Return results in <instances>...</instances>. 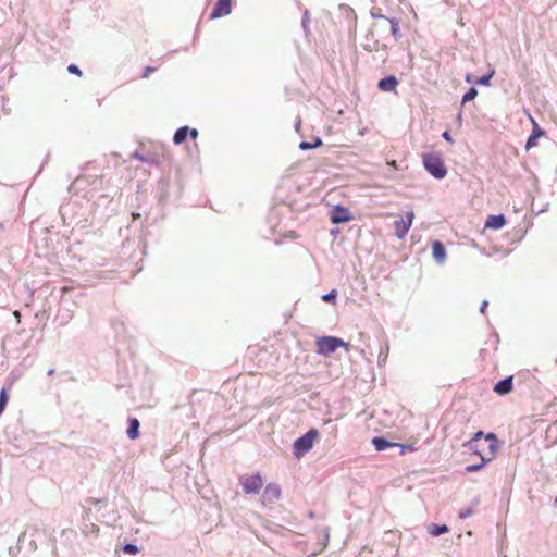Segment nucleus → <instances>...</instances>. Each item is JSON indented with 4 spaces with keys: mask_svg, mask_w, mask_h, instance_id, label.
Returning <instances> with one entry per match:
<instances>
[{
    "mask_svg": "<svg viewBox=\"0 0 557 557\" xmlns=\"http://www.w3.org/2000/svg\"><path fill=\"white\" fill-rule=\"evenodd\" d=\"M422 163L425 171L435 180H443L447 175V168L441 154L423 153Z\"/></svg>",
    "mask_w": 557,
    "mask_h": 557,
    "instance_id": "1",
    "label": "nucleus"
},
{
    "mask_svg": "<svg viewBox=\"0 0 557 557\" xmlns=\"http://www.w3.org/2000/svg\"><path fill=\"white\" fill-rule=\"evenodd\" d=\"M317 344V352L322 356H330L335 352L338 348L349 349L350 344L345 342L341 337L325 335L320 336L315 341Z\"/></svg>",
    "mask_w": 557,
    "mask_h": 557,
    "instance_id": "2",
    "label": "nucleus"
},
{
    "mask_svg": "<svg viewBox=\"0 0 557 557\" xmlns=\"http://www.w3.org/2000/svg\"><path fill=\"white\" fill-rule=\"evenodd\" d=\"M319 435V431L315 428H311L305 434L296 438L293 444V455L295 458L300 459L309 453Z\"/></svg>",
    "mask_w": 557,
    "mask_h": 557,
    "instance_id": "3",
    "label": "nucleus"
},
{
    "mask_svg": "<svg viewBox=\"0 0 557 557\" xmlns=\"http://www.w3.org/2000/svg\"><path fill=\"white\" fill-rule=\"evenodd\" d=\"M240 484L245 494L256 495L263 485V479L259 472L240 478Z\"/></svg>",
    "mask_w": 557,
    "mask_h": 557,
    "instance_id": "4",
    "label": "nucleus"
},
{
    "mask_svg": "<svg viewBox=\"0 0 557 557\" xmlns=\"http://www.w3.org/2000/svg\"><path fill=\"white\" fill-rule=\"evenodd\" d=\"M330 220L333 224H344L352 220L349 209L342 205H336L330 212Z\"/></svg>",
    "mask_w": 557,
    "mask_h": 557,
    "instance_id": "5",
    "label": "nucleus"
},
{
    "mask_svg": "<svg viewBox=\"0 0 557 557\" xmlns=\"http://www.w3.org/2000/svg\"><path fill=\"white\" fill-rule=\"evenodd\" d=\"M484 435L483 431H478L473 434L472 438L463 444L473 455L486 456L484 451Z\"/></svg>",
    "mask_w": 557,
    "mask_h": 557,
    "instance_id": "6",
    "label": "nucleus"
},
{
    "mask_svg": "<svg viewBox=\"0 0 557 557\" xmlns=\"http://www.w3.org/2000/svg\"><path fill=\"white\" fill-rule=\"evenodd\" d=\"M233 0H216L210 12V20L224 17L232 12Z\"/></svg>",
    "mask_w": 557,
    "mask_h": 557,
    "instance_id": "7",
    "label": "nucleus"
},
{
    "mask_svg": "<svg viewBox=\"0 0 557 557\" xmlns=\"http://www.w3.org/2000/svg\"><path fill=\"white\" fill-rule=\"evenodd\" d=\"M362 48L368 51H374L380 53L379 58L381 59L382 64H385L387 62L388 55H387V45L381 44L377 39L373 40V42H367L362 45Z\"/></svg>",
    "mask_w": 557,
    "mask_h": 557,
    "instance_id": "8",
    "label": "nucleus"
},
{
    "mask_svg": "<svg viewBox=\"0 0 557 557\" xmlns=\"http://www.w3.org/2000/svg\"><path fill=\"white\" fill-rule=\"evenodd\" d=\"M282 491L278 484L269 483L262 494L263 503L273 504L281 497Z\"/></svg>",
    "mask_w": 557,
    "mask_h": 557,
    "instance_id": "9",
    "label": "nucleus"
},
{
    "mask_svg": "<svg viewBox=\"0 0 557 557\" xmlns=\"http://www.w3.org/2000/svg\"><path fill=\"white\" fill-rule=\"evenodd\" d=\"M487 444V450L488 454L486 455V458H492V460L495 459L496 453L498 451L500 447V442L497 437V435L493 432H488L484 435V445Z\"/></svg>",
    "mask_w": 557,
    "mask_h": 557,
    "instance_id": "10",
    "label": "nucleus"
},
{
    "mask_svg": "<svg viewBox=\"0 0 557 557\" xmlns=\"http://www.w3.org/2000/svg\"><path fill=\"white\" fill-rule=\"evenodd\" d=\"M512 389H513V375H508V376L497 381L493 388V391L499 396H505V395L509 394Z\"/></svg>",
    "mask_w": 557,
    "mask_h": 557,
    "instance_id": "11",
    "label": "nucleus"
},
{
    "mask_svg": "<svg viewBox=\"0 0 557 557\" xmlns=\"http://www.w3.org/2000/svg\"><path fill=\"white\" fill-rule=\"evenodd\" d=\"M398 85H399V79L393 74L386 75V76L382 77L381 79H379V82H377L379 90L384 91V92L395 91Z\"/></svg>",
    "mask_w": 557,
    "mask_h": 557,
    "instance_id": "12",
    "label": "nucleus"
},
{
    "mask_svg": "<svg viewBox=\"0 0 557 557\" xmlns=\"http://www.w3.org/2000/svg\"><path fill=\"white\" fill-rule=\"evenodd\" d=\"M432 257L437 264H443L447 258V250L445 245L435 239L432 242Z\"/></svg>",
    "mask_w": 557,
    "mask_h": 557,
    "instance_id": "13",
    "label": "nucleus"
},
{
    "mask_svg": "<svg viewBox=\"0 0 557 557\" xmlns=\"http://www.w3.org/2000/svg\"><path fill=\"white\" fill-rule=\"evenodd\" d=\"M532 131L529 137L527 138L524 146L525 150H530L533 147H535L537 145L539 138L545 135V131L534 120H532Z\"/></svg>",
    "mask_w": 557,
    "mask_h": 557,
    "instance_id": "14",
    "label": "nucleus"
},
{
    "mask_svg": "<svg viewBox=\"0 0 557 557\" xmlns=\"http://www.w3.org/2000/svg\"><path fill=\"white\" fill-rule=\"evenodd\" d=\"M67 299H61V307L57 313L55 320L59 325H66L73 318V309L66 307Z\"/></svg>",
    "mask_w": 557,
    "mask_h": 557,
    "instance_id": "15",
    "label": "nucleus"
},
{
    "mask_svg": "<svg viewBox=\"0 0 557 557\" xmlns=\"http://www.w3.org/2000/svg\"><path fill=\"white\" fill-rule=\"evenodd\" d=\"M506 222H507L506 216L503 213L490 214L486 218L484 227L497 231V230L503 228L506 225Z\"/></svg>",
    "mask_w": 557,
    "mask_h": 557,
    "instance_id": "16",
    "label": "nucleus"
},
{
    "mask_svg": "<svg viewBox=\"0 0 557 557\" xmlns=\"http://www.w3.org/2000/svg\"><path fill=\"white\" fill-rule=\"evenodd\" d=\"M371 443L376 451H384L388 448H393L396 447L397 445H400V443L391 442L383 435L372 437Z\"/></svg>",
    "mask_w": 557,
    "mask_h": 557,
    "instance_id": "17",
    "label": "nucleus"
},
{
    "mask_svg": "<svg viewBox=\"0 0 557 557\" xmlns=\"http://www.w3.org/2000/svg\"><path fill=\"white\" fill-rule=\"evenodd\" d=\"M140 422L135 417H129L127 419V429H126V435L129 440H137L140 435Z\"/></svg>",
    "mask_w": 557,
    "mask_h": 557,
    "instance_id": "18",
    "label": "nucleus"
},
{
    "mask_svg": "<svg viewBox=\"0 0 557 557\" xmlns=\"http://www.w3.org/2000/svg\"><path fill=\"white\" fill-rule=\"evenodd\" d=\"M409 228H410V221H405L404 218L396 220L394 222L395 235L399 239L404 238L408 234Z\"/></svg>",
    "mask_w": 557,
    "mask_h": 557,
    "instance_id": "19",
    "label": "nucleus"
},
{
    "mask_svg": "<svg viewBox=\"0 0 557 557\" xmlns=\"http://www.w3.org/2000/svg\"><path fill=\"white\" fill-rule=\"evenodd\" d=\"M187 132H190L189 126L184 125V126L178 127L173 135V143L175 145L183 144L188 137Z\"/></svg>",
    "mask_w": 557,
    "mask_h": 557,
    "instance_id": "20",
    "label": "nucleus"
},
{
    "mask_svg": "<svg viewBox=\"0 0 557 557\" xmlns=\"http://www.w3.org/2000/svg\"><path fill=\"white\" fill-rule=\"evenodd\" d=\"M491 461H492V458H486V456H481L480 462L467 465L465 467V471L467 473L478 472V471L482 470Z\"/></svg>",
    "mask_w": 557,
    "mask_h": 557,
    "instance_id": "21",
    "label": "nucleus"
},
{
    "mask_svg": "<svg viewBox=\"0 0 557 557\" xmlns=\"http://www.w3.org/2000/svg\"><path fill=\"white\" fill-rule=\"evenodd\" d=\"M323 145L322 138L320 136H315L312 141L302 140L299 144V149L302 151L317 149Z\"/></svg>",
    "mask_w": 557,
    "mask_h": 557,
    "instance_id": "22",
    "label": "nucleus"
},
{
    "mask_svg": "<svg viewBox=\"0 0 557 557\" xmlns=\"http://www.w3.org/2000/svg\"><path fill=\"white\" fill-rule=\"evenodd\" d=\"M386 21H388L389 25H391V34L392 36L394 37V39L397 41L399 40L401 37H403V34L400 32V27H399V18L397 17H388L386 18Z\"/></svg>",
    "mask_w": 557,
    "mask_h": 557,
    "instance_id": "23",
    "label": "nucleus"
},
{
    "mask_svg": "<svg viewBox=\"0 0 557 557\" xmlns=\"http://www.w3.org/2000/svg\"><path fill=\"white\" fill-rule=\"evenodd\" d=\"M449 531V528L446 524L432 523L429 527V533L432 536H441Z\"/></svg>",
    "mask_w": 557,
    "mask_h": 557,
    "instance_id": "24",
    "label": "nucleus"
},
{
    "mask_svg": "<svg viewBox=\"0 0 557 557\" xmlns=\"http://www.w3.org/2000/svg\"><path fill=\"white\" fill-rule=\"evenodd\" d=\"M495 75V70L494 69H490L486 73H484L483 75L479 76L475 81V84L476 85H480V86H491V79L493 78V76Z\"/></svg>",
    "mask_w": 557,
    "mask_h": 557,
    "instance_id": "25",
    "label": "nucleus"
},
{
    "mask_svg": "<svg viewBox=\"0 0 557 557\" xmlns=\"http://www.w3.org/2000/svg\"><path fill=\"white\" fill-rule=\"evenodd\" d=\"M478 94V89L474 86L469 87L461 98V106H465L467 102L474 100Z\"/></svg>",
    "mask_w": 557,
    "mask_h": 557,
    "instance_id": "26",
    "label": "nucleus"
},
{
    "mask_svg": "<svg viewBox=\"0 0 557 557\" xmlns=\"http://www.w3.org/2000/svg\"><path fill=\"white\" fill-rule=\"evenodd\" d=\"M388 350H389L388 342H385L384 346L381 347L379 356H377L379 366H382L383 363L386 362L387 357H388Z\"/></svg>",
    "mask_w": 557,
    "mask_h": 557,
    "instance_id": "27",
    "label": "nucleus"
},
{
    "mask_svg": "<svg viewBox=\"0 0 557 557\" xmlns=\"http://www.w3.org/2000/svg\"><path fill=\"white\" fill-rule=\"evenodd\" d=\"M121 549L124 554H127V555H135L139 552V547L135 543H131V542L125 543Z\"/></svg>",
    "mask_w": 557,
    "mask_h": 557,
    "instance_id": "28",
    "label": "nucleus"
},
{
    "mask_svg": "<svg viewBox=\"0 0 557 557\" xmlns=\"http://www.w3.org/2000/svg\"><path fill=\"white\" fill-rule=\"evenodd\" d=\"M321 299L324 302L333 304L334 305L336 302V299H337V290L336 289H331L329 293L323 294L321 296Z\"/></svg>",
    "mask_w": 557,
    "mask_h": 557,
    "instance_id": "29",
    "label": "nucleus"
},
{
    "mask_svg": "<svg viewBox=\"0 0 557 557\" xmlns=\"http://www.w3.org/2000/svg\"><path fill=\"white\" fill-rule=\"evenodd\" d=\"M310 18H309V11L305 10L301 18V26L306 35L310 33L309 28Z\"/></svg>",
    "mask_w": 557,
    "mask_h": 557,
    "instance_id": "30",
    "label": "nucleus"
},
{
    "mask_svg": "<svg viewBox=\"0 0 557 557\" xmlns=\"http://www.w3.org/2000/svg\"><path fill=\"white\" fill-rule=\"evenodd\" d=\"M555 435V438L553 441V444L557 443V421L553 422L548 425L546 430V437L549 438L550 436Z\"/></svg>",
    "mask_w": 557,
    "mask_h": 557,
    "instance_id": "31",
    "label": "nucleus"
},
{
    "mask_svg": "<svg viewBox=\"0 0 557 557\" xmlns=\"http://www.w3.org/2000/svg\"><path fill=\"white\" fill-rule=\"evenodd\" d=\"M8 401H9V394L5 389V387H2L0 389V409H2L4 411V409L8 405Z\"/></svg>",
    "mask_w": 557,
    "mask_h": 557,
    "instance_id": "32",
    "label": "nucleus"
},
{
    "mask_svg": "<svg viewBox=\"0 0 557 557\" xmlns=\"http://www.w3.org/2000/svg\"><path fill=\"white\" fill-rule=\"evenodd\" d=\"M474 513V510L471 507L462 508L458 512L459 519H467Z\"/></svg>",
    "mask_w": 557,
    "mask_h": 557,
    "instance_id": "33",
    "label": "nucleus"
},
{
    "mask_svg": "<svg viewBox=\"0 0 557 557\" xmlns=\"http://www.w3.org/2000/svg\"><path fill=\"white\" fill-rule=\"evenodd\" d=\"M370 14H371V17L374 20H386L387 18L384 14H382L381 9H372Z\"/></svg>",
    "mask_w": 557,
    "mask_h": 557,
    "instance_id": "34",
    "label": "nucleus"
},
{
    "mask_svg": "<svg viewBox=\"0 0 557 557\" xmlns=\"http://www.w3.org/2000/svg\"><path fill=\"white\" fill-rule=\"evenodd\" d=\"M67 72H69L70 74H75V75H78V76H81V75H82V70L79 69V66H78V65H76V64H74V63H72V64H70V65L67 66Z\"/></svg>",
    "mask_w": 557,
    "mask_h": 557,
    "instance_id": "35",
    "label": "nucleus"
},
{
    "mask_svg": "<svg viewBox=\"0 0 557 557\" xmlns=\"http://www.w3.org/2000/svg\"><path fill=\"white\" fill-rule=\"evenodd\" d=\"M396 447H399L400 448V455H404L407 450H413V446L410 445V444H400V445H397Z\"/></svg>",
    "mask_w": 557,
    "mask_h": 557,
    "instance_id": "36",
    "label": "nucleus"
},
{
    "mask_svg": "<svg viewBox=\"0 0 557 557\" xmlns=\"http://www.w3.org/2000/svg\"><path fill=\"white\" fill-rule=\"evenodd\" d=\"M154 71H156V69H154V67H152V66H146V67L144 69V72H143V75H141V76L146 78V77H148V76H149L152 72H154Z\"/></svg>",
    "mask_w": 557,
    "mask_h": 557,
    "instance_id": "37",
    "label": "nucleus"
},
{
    "mask_svg": "<svg viewBox=\"0 0 557 557\" xmlns=\"http://www.w3.org/2000/svg\"><path fill=\"white\" fill-rule=\"evenodd\" d=\"M487 307H488V300L484 299L481 302V306H480V309H479L480 313L485 314Z\"/></svg>",
    "mask_w": 557,
    "mask_h": 557,
    "instance_id": "38",
    "label": "nucleus"
},
{
    "mask_svg": "<svg viewBox=\"0 0 557 557\" xmlns=\"http://www.w3.org/2000/svg\"><path fill=\"white\" fill-rule=\"evenodd\" d=\"M442 137H443V139H445L446 141H448V143H453V137H451V134H450V132H449V131H444V132L442 133Z\"/></svg>",
    "mask_w": 557,
    "mask_h": 557,
    "instance_id": "39",
    "label": "nucleus"
},
{
    "mask_svg": "<svg viewBox=\"0 0 557 557\" xmlns=\"http://www.w3.org/2000/svg\"><path fill=\"white\" fill-rule=\"evenodd\" d=\"M90 502L95 506H98L100 504H107V498H91Z\"/></svg>",
    "mask_w": 557,
    "mask_h": 557,
    "instance_id": "40",
    "label": "nucleus"
},
{
    "mask_svg": "<svg viewBox=\"0 0 557 557\" xmlns=\"http://www.w3.org/2000/svg\"><path fill=\"white\" fill-rule=\"evenodd\" d=\"M413 218H414V213L413 211H408L406 213V218H405V221H410V225L412 224V221H413Z\"/></svg>",
    "mask_w": 557,
    "mask_h": 557,
    "instance_id": "41",
    "label": "nucleus"
},
{
    "mask_svg": "<svg viewBox=\"0 0 557 557\" xmlns=\"http://www.w3.org/2000/svg\"><path fill=\"white\" fill-rule=\"evenodd\" d=\"M133 158H135V159H137V160H140V161H146V160H147V159L145 158V156H144V154H141L140 152H138V151H135V152L133 153Z\"/></svg>",
    "mask_w": 557,
    "mask_h": 557,
    "instance_id": "42",
    "label": "nucleus"
},
{
    "mask_svg": "<svg viewBox=\"0 0 557 557\" xmlns=\"http://www.w3.org/2000/svg\"><path fill=\"white\" fill-rule=\"evenodd\" d=\"M187 135L190 136L193 139H196L198 136V131L196 128L190 127V132H187Z\"/></svg>",
    "mask_w": 557,
    "mask_h": 557,
    "instance_id": "43",
    "label": "nucleus"
},
{
    "mask_svg": "<svg viewBox=\"0 0 557 557\" xmlns=\"http://www.w3.org/2000/svg\"><path fill=\"white\" fill-rule=\"evenodd\" d=\"M26 539H27V533L26 532L22 533L18 537V544L24 543Z\"/></svg>",
    "mask_w": 557,
    "mask_h": 557,
    "instance_id": "44",
    "label": "nucleus"
},
{
    "mask_svg": "<svg viewBox=\"0 0 557 557\" xmlns=\"http://www.w3.org/2000/svg\"><path fill=\"white\" fill-rule=\"evenodd\" d=\"M367 40H372L374 38V33L372 30H369L367 36H366Z\"/></svg>",
    "mask_w": 557,
    "mask_h": 557,
    "instance_id": "45",
    "label": "nucleus"
},
{
    "mask_svg": "<svg viewBox=\"0 0 557 557\" xmlns=\"http://www.w3.org/2000/svg\"><path fill=\"white\" fill-rule=\"evenodd\" d=\"M300 125H301V121H300V119H299V120L296 122V124H295V129H296L297 132H299V129H300Z\"/></svg>",
    "mask_w": 557,
    "mask_h": 557,
    "instance_id": "46",
    "label": "nucleus"
},
{
    "mask_svg": "<svg viewBox=\"0 0 557 557\" xmlns=\"http://www.w3.org/2000/svg\"><path fill=\"white\" fill-rule=\"evenodd\" d=\"M456 120L459 123L461 122V120H462V112L461 111L458 112Z\"/></svg>",
    "mask_w": 557,
    "mask_h": 557,
    "instance_id": "47",
    "label": "nucleus"
},
{
    "mask_svg": "<svg viewBox=\"0 0 557 557\" xmlns=\"http://www.w3.org/2000/svg\"><path fill=\"white\" fill-rule=\"evenodd\" d=\"M29 545H30V548H32L33 550H35V549H36V544H35V541H34V540H32V541H30Z\"/></svg>",
    "mask_w": 557,
    "mask_h": 557,
    "instance_id": "48",
    "label": "nucleus"
},
{
    "mask_svg": "<svg viewBox=\"0 0 557 557\" xmlns=\"http://www.w3.org/2000/svg\"><path fill=\"white\" fill-rule=\"evenodd\" d=\"M54 372H55V371H54V369H49V370L47 371V374L50 376V375H53V374H54Z\"/></svg>",
    "mask_w": 557,
    "mask_h": 557,
    "instance_id": "49",
    "label": "nucleus"
},
{
    "mask_svg": "<svg viewBox=\"0 0 557 557\" xmlns=\"http://www.w3.org/2000/svg\"><path fill=\"white\" fill-rule=\"evenodd\" d=\"M466 81H467L468 83H470V82H471V75H470V74H467V76H466Z\"/></svg>",
    "mask_w": 557,
    "mask_h": 557,
    "instance_id": "50",
    "label": "nucleus"
},
{
    "mask_svg": "<svg viewBox=\"0 0 557 557\" xmlns=\"http://www.w3.org/2000/svg\"><path fill=\"white\" fill-rule=\"evenodd\" d=\"M139 216H140V213H136V212L133 213L134 219H138Z\"/></svg>",
    "mask_w": 557,
    "mask_h": 557,
    "instance_id": "51",
    "label": "nucleus"
},
{
    "mask_svg": "<svg viewBox=\"0 0 557 557\" xmlns=\"http://www.w3.org/2000/svg\"><path fill=\"white\" fill-rule=\"evenodd\" d=\"M2 412H3V410H2V409H0V416L2 414Z\"/></svg>",
    "mask_w": 557,
    "mask_h": 557,
    "instance_id": "52",
    "label": "nucleus"
},
{
    "mask_svg": "<svg viewBox=\"0 0 557 557\" xmlns=\"http://www.w3.org/2000/svg\"><path fill=\"white\" fill-rule=\"evenodd\" d=\"M2 227H3V225L0 223V228H2Z\"/></svg>",
    "mask_w": 557,
    "mask_h": 557,
    "instance_id": "53",
    "label": "nucleus"
}]
</instances>
